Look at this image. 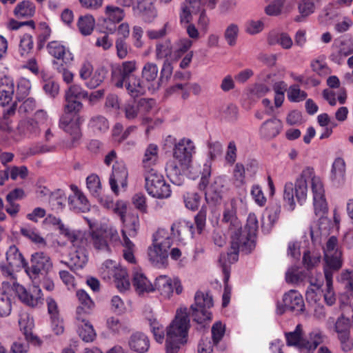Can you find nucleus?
<instances>
[{
    "mask_svg": "<svg viewBox=\"0 0 353 353\" xmlns=\"http://www.w3.org/2000/svg\"><path fill=\"white\" fill-rule=\"evenodd\" d=\"M30 262L31 266L26 269V272L33 280L39 274L43 276L47 274L52 267L49 256L42 252L33 254Z\"/></svg>",
    "mask_w": 353,
    "mask_h": 353,
    "instance_id": "17",
    "label": "nucleus"
},
{
    "mask_svg": "<svg viewBox=\"0 0 353 353\" xmlns=\"http://www.w3.org/2000/svg\"><path fill=\"white\" fill-rule=\"evenodd\" d=\"M167 142L174 144L172 149L173 161L166 164L165 171L171 182L176 185L183 183L181 172L188 168L193 155L196 153V145L192 140L183 137L176 141L172 136L166 138Z\"/></svg>",
    "mask_w": 353,
    "mask_h": 353,
    "instance_id": "3",
    "label": "nucleus"
},
{
    "mask_svg": "<svg viewBox=\"0 0 353 353\" xmlns=\"http://www.w3.org/2000/svg\"><path fill=\"white\" fill-rule=\"evenodd\" d=\"M305 304L301 294L295 290H290L283 296V303L277 302L276 312L279 315L283 314L286 311L299 314L304 310Z\"/></svg>",
    "mask_w": 353,
    "mask_h": 353,
    "instance_id": "14",
    "label": "nucleus"
},
{
    "mask_svg": "<svg viewBox=\"0 0 353 353\" xmlns=\"http://www.w3.org/2000/svg\"><path fill=\"white\" fill-rule=\"evenodd\" d=\"M70 189L72 194L68 196L70 209L77 213L89 211L90 205L83 192L75 185H71Z\"/></svg>",
    "mask_w": 353,
    "mask_h": 353,
    "instance_id": "21",
    "label": "nucleus"
},
{
    "mask_svg": "<svg viewBox=\"0 0 353 353\" xmlns=\"http://www.w3.org/2000/svg\"><path fill=\"white\" fill-rule=\"evenodd\" d=\"M285 337L287 345L294 346L300 353H313L324 339V335L319 330L312 331L307 338H303L301 324H298L294 331L285 332Z\"/></svg>",
    "mask_w": 353,
    "mask_h": 353,
    "instance_id": "7",
    "label": "nucleus"
},
{
    "mask_svg": "<svg viewBox=\"0 0 353 353\" xmlns=\"http://www.w3.org/2000/svg\"><path fill=\"white\" fill-rule=\"evenodd\" d=\"M250 194L252 198L259 206L263 207L266 204L267 199L260 185H253L251 188Z\"/></svg>",
    "mask_w": 353,
    "mask_h": 353,
    "instance_id": "57",
    "label": "nucleus"
},
{
    "mask_svg": "<svg viewBox=\"0 0 353 353\" xmlns=\"http://www.w3.org/2000/svg\"><path fill=\"white\" fill-rule=\"evenodd\" d=\"M6 259L5 261L9 263L11 266L22 268H26L27 265L24 257L15 245L10 246L6 252Z\"/></svg>",
    "mask_w": 353,
    "mask_h": 353,
    "instance_id": "41",
    "label": "nucleus"
},
{
    "mask_svg": "<svg viewBox=\"0 0 353 353\" xmlns=\"http://www.w3.org/2000/svg\"><path fill=\"white\" fill-rule=\"evenodd\" d=\"M134 14L142 18L145 23L152 22L157 17V11L150 0H140L133 6Z\"/></svg>",
    "mask_w": 353,
    "mask_h": 353,
    "instance_id": "23",
    "label": "nucleus"
},
{
    "mask_svg": "<svg viewBox=\"0 0 353 353\" xmlns=\"http://www.w3.org/2000/svg\"><path fill=\"white\" fill-rule=\"evenodd\" d=\"M258 230V220L254 214H250L247 219L246 225L243 230L241 225L240 228L232 232V234L237 233L239 236L243 248L247 250H252L255 246V237Z\"/></svg>",
    "mask_w": 353,
    "mask_h": 353,
    "instance_id": "16",
    "label": "nucleus"
},
{
    "mask_svg": "<svg viewBox=\"0 0 353 353\" xmlns=\"http://www.w3.org/2000/svg\"><path fill=\"white\" fill-rule=\"evenodd\" d=\"M183 201L185 206L192 211L196 210L199 205L201 197L196 192H187L183 194Z\"/></svg>",
    "mask_w": 353,
    "mask_h": 353,
    "instance_id": "52",
    "label": "nucleus"
},
{
    "mask_svg": "<svg viewBox=\"0 0 353 353\" xmlns=\"http://www.w3.org/2000/svg\"><path fill=\"white\" fill-rule=\"evenodd\" d=\"M234 183L237 186L243 185L245 183V169L242 163H237L233 170Z\"/></svg>",
    "mask_w": 353,
    "mask_h": 353,
    "instance_id": "59",
    "label": "nucleus"
},
{
    "mask_svg": "<svg viewBox=\"0 0 353 353\" xmlns=\"http://www.w3.org/2000/svg\"><path fill=\"white\" fill-rule=\"evenodd\" d=\"M79 305L77 308V320H80L81 316L88 314L90 310L94 306V302L83 290L77 291Z\"/></svg>",
    "mask_w": 353,
    "mask_h": 353,
    "instance_id": "37",
    "label": "nucleus"
},
{
    "mask_svg": "<svg viewBox=\"0 0 353 353\" xmlns=\"http://www.w3.org/2000/svg\"><path fill=\"white\" fill-rule=\"evenodd\" d=\"M100 274L103 280L113 281L120 292L129 290L130 279L125 268L120 266L116 261L106 260L100 268Z\"/></svg>",
    "mask_w": 353,
    "mask_h": 353,
    "instance_id": "9",
    "label": "nucleus"
},
{
    "mask_svg": "<svg viewBox=\"0 0 353 353\" xmlns=\"http://www.w3.org/2000/svg\"><path fill=\"white\" fill-rule=\"evenodd\" d=\"M116 210L118 211L121 221L123 223L121 233L123 242H125L130 240L128 236L134 237L137 234V230L139 227V218L134 214L125 215L126 206L124 204H122L121 208L117 207Z\"/></svg>",
    "mask_w": 353,
    "mask_h": 353,
    "instance_id": "19",
    "label": "nucleus"
},
{
    "mask_svg": "<svg viewBox=\"0 0 353 353\" xmlns=\"http://www.w3.org/2000/svg\"><path fill=\"white\" fill-rule=\"evenodd\" d=\"M57 145L38 144L29 148L28 154L30 155H36L47 152H54L57 151Z\"/></svg>",
    "mask_w": 353,
    "mask_h": 353,
    "instance_id": "58",
    "label": "nucleus"
},
{
    "mask_svg": "<svg viewBox=\"0 0 353 353\" xmlns=\"http://www.w3.org/2000/svg\"><path fill=\"white\" fill-rule=\"evenodd\" d=\"M31 89L30 81L21 77L17 81L16 97L19 101H23L29 94Z\"/></svg>",
    "mask_w": 353,
    "mask_h": 353,
    "instance_id": "47",
    "label": "nucleus"
},
{
    "mask_svg": "<svg viewBox=\"0 0 353 353\" xmlns=\"http://www.w3.org/2000/svg\"><path fill=\"white\" fill-rule=\"evenodd\" d=\"M192 46V41L188 38H182L180 39L176 43V49L174 51L175 55L177 57H181L185 52H187L189 49Z\"/></svg>",
    "mask_w": 353,
    "mask_h": 353,
    "instance_id": "60",
    "label": "nucleus"
},
{
    "mask_svg": "<svg viewBox=\"0 0 353 353\" xmlns=\"http://www.w3.org/2000/svg\"><path fill=\"white\" fill-rule=\"evenodd\" d=\"M48 52L57 59H61L65 63L73 60V55L70 50L59 41H51L48 44Z\"/></svg>",
    "mask_w": 353,
    "mask_h": 353,
    "instance_id": "30",
    "label": "nucleus"
},
{
    "mask_svg": "<svg viewBox=\"0 0 353 353\" xmlns=\"http://www.w3.org/2000/svg\"><path fill=\"white\" fill-rule=\"evenodd\" d=\"M51 125V120L48 119L46 112L41 110L36 112L34 119L21 120L19 123V129L24 133L36 136L40 134L42 129Z\"/></svg>",
    "mask_w": 353,
    "mask_h": 353,
    "instance_id": "15",
    "label": "nucleus"
},
{
    "mask_svg": "<svg viewBox=\"0 0 353 353\" xmlns=\"http://www.w3.org/2000/svg\"><path fill=\"white\" fill-rule=\"evenodd\" d=\"M123 86L125 87L129 94L133 98L139 97L145 94L146 90L150 89L149 86H147L145 83H143L137 77L125 81Z\"/></svg>",
    "mask_w": 353,
    "mask_h": 353,
    "instance_id": "32",
    "label": "nucleus"
},
{
    "mask_svg": "<svg viewBox=\"0 0 353 353\" xmlns=\"http://www.w3.org/2000/svg\"><path fill=\"white\" fill-rule=\"evenodd\" d=\"M65 235L74 247V252L70 254V265L75 269L82 268L88 261L87 252L85 248V241L80 231L65 230Z\"/></svg>",
    "mask_w": 353,
    "mask_h": 353,
    "instance_id": "10",
    "label": "nucleus"
},
{
    "mask_svg": "<svg viewBox=\"0 0 353 353\" xmlns=\"http://www.w3.org/2000/svg\"><path fill=\"white\" fill-rule=\"evenodd\" d=\"M33 48L34 41L31 34H24L20 37L17 54L21 58L28 57L32 53Z\"/></svg>",
    "mask_w": 353,
    "mask_h": 353,
    "instance_id": "42",
    "label": "nucleus"
},
{
    "mask_svg": "<svg viewBox=\"0 0 353 353\" xmlns=\"http://www.w3.org/2000/svg\"><path fill=\"white\" fill-rule=\"evenodd\" d=\"M136 69L137 63L135 61H123L121 65L114 68L112 71V76L115 86L122 88L125 81L136 77L133 74Z\"/></svg>",
    "mask_w": 353,
    "mask_h": 353,
    "instance_id": "20",
    "label": "nucleus"
},
{
    "mask_svg": "<svg viewBox=\"0 0 353 353\" xmlns=\"http://www.w3.org/2000/svg\"><path fill=\"white\" fill-rule=\"evenodd\" d=\"M86 186L93 196H100L102 188L100 179L97 174H92L86 178Z\"/></svg>",
    "mask_w": 353,
    "mask_h": 353,
    "instance_id": "46",
    "label": "nucleus"
},
{
    "mask_svg": "<svg viewBox=\"0 0 353 353\" xmlns=\"http://www.w3.org/2000/svg\"><path fill=\"white\" fill-rule=\"evenodd\" d=\"M159 160V148L156 144L150 143L145 150L141 163L144 174L157 171L156 165Z\"/></svg>",
    "mask_w": 353,
    "mask_h": 353,
    "instance_id": "25",
    "label": "nucleus"
},
{
    "mask_svg": "<svg viewBox=\"0 0 353 353\" xmlns=\"http://www.w3.org/2000/svg\"><path fill=\"white\" fill-rule=\"evenodd\" d=\"M225 325L220 321L216 322L212 327V336L214 345H217L224 336Z\"/></svg>",
    "mask_w": 353,
    "mask_h": 353,
    "instance_id": "63",
    "label": "nucleus"
},
{
    "mask_svg": "<svg viewBox=\"0 0 353 353\" xmlns=\"http://www.w3.org/2000/svg\"><path fill=\"white\" fill-rule=\"evenodd\" d=\"M154 286L163 299H170L174 289L177 294H181L183 291L181 281L177 278L171 279L165 275H161L156 279Z\"/></svg>",
    "mask_w": 353,
    "mask_h": 353,
    "instance_id": "18",
    "label": "nucleus"
},
{
    "mask_svg": "<svg viewBox=\"0 0 353 353\" xmlns=\"http://www.w3.org/2000/svg\"><path fill=\"white\" fill-rule=\"evenodd\" d=\"M237 233L231 236V248L230 252L227 254H221L219 257V263L222 268L223 274V281L225 282L229 280L230 277V265L238 261L239 250L249 253L252 250H247L243 248V243L240 240Z\"/></svg>",
    "mask_w": 353,
    "mask_h": 353,
    "instance_id": "12",
    "label": "nucleus"
},
{
    "mask_svg": "<svg viewBox=\"0 0 353 353\" xmlns=\"http://www.w3.org/2000/svg\"><path fill=\"white\" fill-rule=\"evenodd\" d=\"M132 285L137 294L150 293L154 290V287L150 281L141 271L137 270L133 274Z\"/></svg>",
    "mask_w": 353,
    "mask_h": 353,
    "instance_id": "29",
    "label": "nucleus"
},
{
    "mask_svg": "<svg viewBox=\"0 0 353 353\" xmlns=\"http://www.w3.org/2000/svg\"><path fill=\"white\" fill-rule=\"evenodd\" d=\"M21 234L32 242L39 244L45 243L44 239L40 236L38 230L35 228L24 226L21 228Z\"/></svg>",
    "mask_w": 353,
    "mask_h": 353,
    "instance_id": "54",
    "label": "nucleus"
},
{
    "mask_svg": "<svg viewBox=\"0 0 353 353\" xmlns=\"http://www.w3.org/2000/svg\"><path fill=\"white\" fill-rule=\"evenodd\" d=\"M172 53V46L170 41L159 43L156 46V55L157 59H163Z\"/></svg>",
    "mask_w": 353,
    "mask_h": 353,
    "instance_id": "62",
    "label": "nucleus"
},
{
    "mask_svg": "<svg viewBox=\"0 0 353 353\" xmlns=\"http://www.w3.org/2000/svg\"><path fill=\"white\" fill-rule=\"evenodd\" d=\"M90 228L91 242L93 247L98 251L110 253L111 252L108 241L113 243L120 241L117 230L112 227L101 225L94 228V224L89 222Z\"/></svg>",
    "mask_w": 353,
    "mask_h": 353,
    "instance_id": "8",
    "label": "nucleus"
},
{
    "mask_svg": "<svg viewBox=\"0 0 353 353\" xmlns=\"http://www.w3.org/2000/svg\"><path fill=\"white\" fill-rule=\"evenodd\" d=\"M239 34V27L236 23H230L227 26L224 32V38L230 46L236 44Z\"/></svg>",
    "mask_w": 353,
    "mask_h": 353,
    "instance_id": "49",
    "label": "nucleus"
},
{
    "mask_svg": "<svg viewBox=\"0 0 353 353\" xmlns=\"http://www.w3.org/2000/svg\"><path fill=\"white\" fill-rule=\"evenodd\" d=\"M66 201V196L63 190L57 189L50 194L49 202L52 208L59 210H61Z\"/></svg>",
    "mask_w": 353,
    "mask_h": 353,
    "instance_id": "45",
    "label": "nucleus"
},
{
    "mask_svg": "<svg viewBox=\"0 0 353 353\" xmlns=\"http://www.w3.org/2000/svg\"><path fill=\"white\" fill-rule=\"evenodd\" d=\"M79 322V335L85 342H92L96 337V332L93 326L83 316H81Z\"/></svg>",
    "mask_w": 353,
    "mask_h": 353,
    "instance_id": "39",
    "label": "nucleus"
},
{
    "mask_svg": "<svg viewBox=\"0 0 353 353\" xmlns=\"http://www.w3.org/2000/svg\"><path fill=\"white\" fill-rule=\"evenodd\" d=\"M107 18L104 20L103 26L109 33H113L117 30V23L124 17L123 10L117 6H108L105 8Z\"/></svg>",
    "mask_w": 353,
    "mask_h": 353,
    "instance_id": "24",
    "label": "nucleus"
},
{
    "mask_svg": "<svg viewBox=\"0 0 353 353\" xmlns=\"http://www.w3.org/2000/svg\"><path fill=\"white\" fill-rule=\"evenodd\" d=\"M324 252V276L326 281V289L324 292V299L328 305H332L336 301L333 291V276L343 265L342 252L338 244L336 236H330L323 248Z\"/></svg>",
    "mask_w": 353,
    "mask_h": 353,
    "instance_id": "5",
    "label": "nucleus"
},
{
    "mask_svg": "<svg viewBox=\"0 0 353 353\" xmlns=\"http://www.w3.org/2000/svg\"><path fill=\"white\" fill-rule=\"evenodd\" d=\"M322 0H301L298 4L300 16L295 18L296 21H301L302 19L307 17L314 12L316 7L321 4Z\"/></svg>",
    "mask_w": 353,
    "mask_h": 353,
    "instance_id": "38",
    "label": "nucleus"
},
{
    "mask_svg": "<svg viewBox=\"0 0 353 353\" xmlns=\"http://www.w3.org/2000/svg\"><path fill=\"white\" fill-rule=\"evenodd\" d=\"M89 125L95 132H105L109 128V123L103 116L93 117L90 121Z\"/></svg>",
    "mask_w": 353,
    "mask_h": 353,
    "instance_id": "51",
    "label": "nucleus"
},
{
    "mask_svg": "<svg viewBox=\"0 0 353 353\" xmlns=\"http://www.w3.org/2000/svg\"><path fill=\"white\" fill-rule=\"evenodd\" d=\"M345 163L343 159L336 158L332 163L330 178L334 184L340 185L345 181Z\"/></svg>",
    "mask_w": 353,
    "mask_h": 353,
    "instance_id": "36",
    "label": "nucleus"
},
{
    "mask_svg": "<svg viewBox=\"0 0 353 353\" xmlns=\"http://www.w3.org/2000/svg\"><path fill=\"white\" fill-rule=\"evenodd\" d=\"M128 343L131 350L139 353L147 352L150 347L148 338L141 332L133 334L130 336Z\"/></svg>",
    "mask_w": 353,
    "mask_h": 353,
    "instance_id": "33",
    "label": "nucleus"
},
{
    "mask_svg": "<svg viewBox=\"0 0 353 353\" xmlns=\"http://www.w3.org/2000/svg\"><path fill=\"white\" fill-rule=\"evenodd\" d=\"M287 97L290 102L297 103L304 101L307 98V94L301 90L299 85L294 84L289 87Z\"/></svg>",
    "mask_w": 353,
    "mask_h": 353,
    "instance_id": "48",
    "label": "nucleus"
},
{
    "mask_svg": "<svg viewBox=\"0 0 353 353\" xmlns=\"http://www.w3.org/2000/svg\"><path fill=\"white\" fill-rule=\"evenodd\" d=\"M88 97V92L77 84L70 85L65 91L64 114L60 119L59 126L71 136L73 145L81 137L80 125L83 119L79 114L83 108L80 100Z\"/></svg>",
    "mask_w": 353,
    "mask_h": 353,
    "instance_id": "2",
    "label": "nucleus"
},
{
    "mask_svg": "<svg viewBox=\"0 0 353 353\" xmlns=\"http://www.w3.org/2000/svg\"><path fill=\"white\" fill-rule=\"evenodd\" d=\"M145 174V189L152 197L158 199H167L171 195V189L163 175L157 171Z\"/></svg>",
    "mask_w": 353,
    "mask_h": 353,
    "instance_id": "11",
    "label": "nucleus"
},
{
    "mask_svg": "<svg viewBox=\"0 0 353 353\" xmlns=\"http://www.w3.org/2000/svg\"><path fill=\"white\" fill-rule=\"evenodd\" d=\"M158 73V67L154 63H146L142 69V77L148 83L156 81Z\"/></svg>",
    "mask_w": 353,
    "mask_h": 353,
    "instance_id": "50",
    "label": "nucleus"
},
{
    "mask_svg": "<svg viewBox=\"0 0 353 353\" xmlns=\"http://www.w3.org/2000/svg\"><path fill=\"white\" fill-rule=\"evenodd\" d=\"M213 306V299L208 292L198 291L194 296V303L188 309L177 310L174 320L167 329V336L178 340H186L190 327L189 316L199 324L205 323L212 319L210 311Z\"/></svg>",
    "mask_w": 353,
    "mask_h": 353,
    "instance_id": "1",
    "label": "nucleus"
},
{
    "mask_svg": "<svg viewBox=\"0 0 353 353\" xmlns=\"http://www.w3.org/2000/svg\"><path fill=\"white\" fill-rule=\"evenodd\" d=\"M320 276L321 279H316V281L314 283L311 282L310 287L307 288L305 292V296L307 301L316 302L319 299V291L323 285V279L321 276Z\"/></svg>",
    "mask_w": 353,
    "mask_h": 353,
    "instance_id": "53",
    "label": "nucleus"
},
{
    "mask_svg": "<svg viewBox=\"0 0 353 353\" xmlns=\"http://www.w3.org/2000/svg\"><path fill=\"white\" fill-rule=\"evenodd\" d=\"M201 8V0H185L181 6L180 23L182 25L191 23L192 13L200 11Z\"/></svg>",
    "mask_w": 353,
    "mask_h": 353,
    "instance_id": "27",
    "label": "nucleus"
},
{
    "mask_svg": "<svg viewBox=\"0 0 353 353\" xmlns=\"http://www.w3.org/2000/svg\"><path fill=\"white\" fill-rule=\"evenodd\" d=\"M310 182L312 191L323 186L321 178L316 175L312 167H305L296 179L295 183L288 182L284 185L283 199L288 205L290 210H293L296 203L294 197L298 203L302 205L307 199V182Z\"/></svg>",
    "mask_w": 353,
    "mask_h": 353,
    "instance_id": "4",
    "label": "nucleus"
},
{
    "mask_svg": "<svg viewBox=\"0 0 353 353\" xmlns=\"http://www.w3.org/2000/svg\"><path fill=\"white\" fill-rule=\"evenodd\" d=\"M105 79V72L103 70H97L92 72V76L85 82V85L89 89H94L98 87Z\"/></svg>",
    "mask_w": 353,
    "mask_h": 353,
    "instance_id": "56",
    "label": "nucleus"
},
{
    "mask_svg": "<svg viewBox=\"0 0 353 353\" xmlns=\"http://www.w3.org/2000/svg\"><path fill=\"white\" fill-rule=\"evenodd\" d=\"M186 340H178L177 339L170 338L166 339V353H178L181 348V345L186 343Z\"/></svg>",
    "mask_w": 353,
    "mask_h": 353,
    "instance_id": "64",
    "label": "nucleus"
},
{
    "mask_svg": "<svg viewBox=\"0 0 353 353\" xmlns=\"http://www.w3.org/2000/svg\"><path fill=\"white\" fill-rule=\"evenodd\" d=\"M150 325L155 340L158 343H161L164 339L165 336L164 327L160 325L159 323L155 319L150 320Z\"/></svg>",
    "mask_w": 353,
    "mask_h": 353,
    "instance_id": "61",
    "label": "nucleus"
},
{
    "mask_svg": "<svg viewBox=\"0 0 353 353\" xmlns=\"http://www.w3.org/2000/svg\"><path fill=\"white\" fill-rule=\"evenodd\" d=\"M21 269L19 267L11 266L9 263L5 261L0 263L1 275L12 283V289L21 302L31 307L42 303L43 301V294L40 287L35 285V281H33L34 285L30 291H27L23 285L17 283L16 272Z\"/></svg>",
    "mask_w": 353,
    "mask_h": 353,
    "instance_id": "6",
    "label": "nucleus"
},
{
    "mask_svg": "<svg viewBox=\"0 0 353 353\" xmlns=\"http://www.w3.org/2000/svg\"><path fill=\"white\" fill-rule=\"evenodd\" d=\"M14 92L13 80L8 77L0 80V105L8 104L12 100Z\"/></svg>",
    "mask_w": 353,
    "mask_h": 353,
    "instance_id": "31",
    "label": "nucleus"
},
{
    "mask_svg": "<svg viewBox=\"0 0 353 353\" xmlns=\"http://www.w3.org/2000/svg\"><path fill=\"white\" fill-rule=\"evenodd\" d=\"M314 213L322 217L327 211V205L324 194L323 186L312 191Z\"/></svg>",
    "mask_w": 353,
    "mask_h": 353,
    "instance_id": "35",
    "label": "nucleus"
},
{
    "mask_svg": "<svg viewBox=\"0 0 353 353\" xmlns=\"http://www.w3.org/2000/svg\"><path fill=\"white\" fill-rule=\"evenodd\" d=\"M19 325L20 330L22 332L23 334L25 335L31 332L34 327L33 319L30 317L28 313H21L19 314Z\"/></svg>",
    "mask_w": 353,
    "mask_h": 353,
    "instance_id": "55",
    "label": "nucleus"
},
{
    "mask_svg": "<svg viewBox=\"0 0 353 353\" xmlns=\"http://www.w3.org/2000/svg\"><path fill=\"white\" fill-rule=\"evenodd\" d=\"M163 230H160L157 232L158 238L156 239L157 243L153 244L148 250V257L150 261L155 265L161 266L164 265L168 261V250L172 245L170 238L167 236L163 240L159 239V236L163 237L165 234Z\"/></svg>",
    "mask_w": 353,
    "mask_h": 353,
    "instance_id": "13",
    "label": "nucleus"
},
{
    "mask_svg": "<svg viewBox=\"0 0 353 353\" xmlns=\"http://www.w3.org/2000/svg\"><path fill=\"white\" fill-rule=\"evenodd\" d=\"M340 310L342 312L341 316L338 318L335 323V331L338 336L350 334V319L345 316V313L350 310V306L347 303H342L340 305Z\"/></svg>",
    "mask_w": 353,
    "mask_h": 353,
    "instance_id": "34",
    "label": "nucleus"
},
{
    "mask_svg": "<svg viewBox=\"0 0 353 353\" xmlns=\"http://www.w3.org/2000/svg\"><path fill=\"white\" fill-rule=\"evenodd\" d=\"M192 225L190 223L184 220H178L174 222L171 226L172 235L179 241L184 239V236L191 232Z\"/></svg>",
    "mask_w": 353,
    "mask_h": 353,
    "instance_id": "40",
    "label": "nucleus"
},
{
    "mask_svg": "<svg viewBox=\"0 0 353 353\" xmlns=\"http://www.w3.org/2000/svg\"><path fill=\"white\" fill-rule=\"evenodd\" d=\"M242 203L241 199H232L230 201V207L226 208L223 212V221L229 223V231L232 236V232L238 228H240L241 222L236 216V208L238 203Z\"/></svg>",
    "mask_w": 353,
    "mask_h": 353,
    "instance_id": "26",
    "label": "nucleus"
},
{
    "mask_svg": "<svg viewBox=\"0 0 353 353\" xmlns=\"http://www.w3.org/2000/svg\"><path fill=\"white\" fill-rule=\"evenodd\" d=\"M128 176V172L124 164L117 163L113 165L109 183L112 192L115 194H119V185H121L122 188L127 186Z\"/></svg>",
    "mask_w": 353,
    "mask_h": 353,
    "instance_id": "22",
    "label": "nucleus"
},
{
    "mask_svg": "<svg viewBox=\"0 0 353 353\" xmlns=\"http://www.w3.org/2000/svg\"><path fill=\"white\" fill-rule=\"evenodd\" d=\"M282 128V122L276 118H273L265 121L261 125L259 134L264 139H271L280 133Z\"/></svg>",
    "mask_w": 353,
    "mask_h": 353,
    "instance_id": "28",
    "label": "nucleus"
},
{
    "mask_svg": "<svg viewBox=\"0 0 353 353\" xmlns=\"http://www.w3.org/2000/svg\"><path fill=\"white\" fill-rule=\"evenodd\" d=\"M35 12V6L30 1H23L18 3L14 10V14L17 17H29L33 16Z\"/></svg>",
    "mask_w": 353,
    "mask_h": 353,
    "instance_id": "44",
    "label": "nucleus"
},
{
    "mask_svg": "<svg viewBox=\"0 0 353 353\" xmlns=\"http://www.w3.org/2000/svg\"><path fill=\"white\" fill-rule=\"evenodd\" d=\"M95 26V20L90 14H85L79 17L77 21V27L83 36H88L93 32Z\"/></svg>",
    "mask_w": 353,
    "mask_h": 353,
    "instance_id": "43",
    "label": "nucleus"
}]
</instances>
